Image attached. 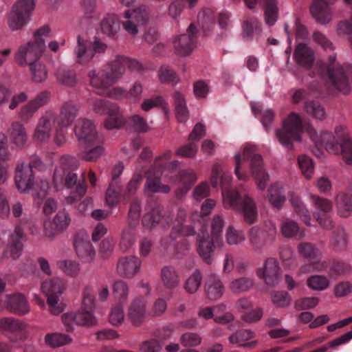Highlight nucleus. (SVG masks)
I'll return each instance as SVG.
<instances>
[{"label":"nucleus","instance_id":"nucleus-64","mask_svg":"<svg viewBox=\"0 0 352 352\" xmlns=\"http://www.w3.org/2000/svg\"><path fill=\"white\" fill-rule=\"evenodd\" d=\"M306 112L316 119L322 120L325 116V111L323 107L316 101L306 102L305 104Z\"/></svg>","mask_w":352,"mask_h":352},{"label":"nucleus","instance_id":"nucleus-48","mask_svg":"<svg viewBox=\"0 0 352 352\" xmlns=\"http://www.w3.org/2000/svg\"><path fill=\"white\" fill-rule=\"evenodd\" d=\"M162 207L157 206L152 208L150 212L146 213L142 219V226L146 229H152L155 227L162 217Z\"/></svg>","mask_w":352,"mask_h":352},{"label":"nucleus","instance_id":"nucleus-35","mask_svg":"<svg viewBox=\"0 0 352 352\" xmlns=\"http://www.w3.org/2000/svg\"><path fill=\"white\" fill-rule=\"evenodd\" d=\"M310 12L316 21L326 24L330 21V0H314L311 5Z\"/></svg>","mask_w":352,"mask_h":352},{"label":"nucleus","instance_id":"nucleus-57","mask_svg":"<svg viewBox=\"0 0 352 352\" xmlns=\"http://www.w3.org/2000/svg\"><path fill=\"white\" fill-rule=\"evenodd\" d=\"M290 201L295 212L306 224L310 225V215L309 214V211L300 198L296 195H292Z\"/></svg>","mask_w":352,"mask_h":352},{"label":"nucleus","instance_id":"nucleus-58","mask_svg":"<svg viewBox=\"0 0 352 352\" xmlns=\"http://www.w3.org/2000/svg\"><path fill=\"white\" fill-rule=\"evenodd\" d=\"M113 293L118 303L125 302L128 298L129 286L127 283L122 280H118L113 285Z\"/></svg>","mask_w":352,"mask_h":352},{"label":"nucleus","instance_id":"nucleus-6","mask_svg":"<svg viewBox=\"0 0 352 352\" xmlns=\"http://www.w3.org/2000/svg\"><path fill=\"white\" fill-rule=\"evenodd\" d=\"M14 217L19 219L16 226L14 233H12L9 239L8 244L6 250L3 252V258H12L13 259L18 258L23 250L22 240L25 237L24 231L26 230H31L32 221L23 212V206L20 201H16L12 204L10 209Z\"/></svg>","mask_w":352,"mask_h":352},{"label":"nucleus","instance_id":"nucleus-55","mask_svg":"<svg viewBox=\"0 0 352 352\" xmlns=\"http://www.w3.org/2000/svg\"><path fill=\"white\" fill-rule=\"evenodd\" d=\"M265 21L272 26L274 25L278 19V8L276 0H267L265 3Z\"/></svg>","mask_w":352,"mask_h":352},{"label":"nucleus","instance_id":"nucleus-46","mask_svg":"<svg viewBox=\"0 0 352 352\" xmlns=\"http://www.w3.org/2000/svg\"><path fill=\"white\" fill-rule=\"evenodd\" d=\"M309 76L312 78L318 76L325 84L330 81V56L327 60H318L315 71L311 72Z\"/></svg>","mask_w":352,"mask_h":352},{"label":"nucleus","instance_id":"nucleus-25","mask_svg":"<svg viewBox=\"0 0 352 352\" xmlns=\"http://www.w3.org/2000/svg\"><path fill=\"white\" fill-rule=\"evenodd\" d=\"M70 217L65 211H59L52 220L44 223V233L47 238L52 239L64 231L69 225Z\"/></svg>","mask_w":352,"mask_h":352},{"label":"nucleus","instance_id":"nucleus-11","mask_svg":"<svg viewBox=\"0 0 352 352\" xmlns=\"http://www.w3.org/2000/svg\"><path fill=\"white\" fill-rule=\"evenodd\" d=\"M88 102L92 107L95 113L108 115V118L104 122V126L107 129L120 128L124 124L125 120L116 104L102 98H91L88 100Z\"/></svg>","mask_w":352,"mask_h":352},{"label":"nucleus","instance_id":"nucleus-14","mask_svg":"<svg viewBox=\"0 0 352 352\" xmlns=\"http://www.w3.org/2000/svg\"><path fill=\"white\" fill-rule=\"evenodd\" d=\"M34 6V0H18L8 17L9 28L13 31L21 29L28 23Z\"/></svg>","mask_w":352,"mask_h":352},{"label":"nucleus","instance_id":"nucleus-50","mask_svg":"<svg viewBox=\"0 0 352 352\" xmlns=\"http://www.w3.org/2000/svg\"><path fill=\"white\" fill-rule=\"evenodd\" d=\"M142 210L141 202L138 198H133L130 204L128 213V226L131 228H135L140 222Z\"/></svg>","mask_w":352,"mask_h":352},{"label":"nucleus","instance_id":"nucleus-10","mask_svg":"<svg viewBox=\"0 0 352 352\" xmlns=\"http://www.w3.org/2000/svg\"><path fill=\"white\" fill-rule=\"evenodd\" d=\"M303 131L301 118L292 113L283 123L282 129L276 130V135L279 142L287 149H293V142H300V133Z\"/></svg>","mask_w":352,"mask_h":352},{"label":"nucleus","instance_id":"nucleus-51","mask_svg":"<svg viewBox=\"0 0 352 352\" xmlns=\"http://www.w3.org/2000/svg\"><path fill=\"white\" fill-rule=\"evenodd\" d=\"M175 106V114L177 120L179 122H184L188 118V111L186 108V100L184 96L176 91L173 96Z\"/></svg>","mask_w":352,"mask_h":352},{"label":"nucleus","instance_id":"nucleus-12","mask_svg":"<svg viewBox=\"0 0 352 352\" xmlns=\"http://www.w3.org/2000/svg\"><path fill=\"white\" fill-rule=\"evenodd\" d=\"M122 67H114L113 63H109L104 69L96 72L92 69L89 72L88 77L90 85L97 91L98 94H104L109 87L120 78Z\"/></svg>","mask_w":352,"mask_h":352},{"label":"nucleus","instance_id":"nucleus-21","mask_svg":"<svg viewBox=\"0 0 352 352\" xmlns=\"http://www.w3.org/2000/svg\"><path fill=\"white\" fill-rule=\"evenodd\" d=\"M62 320L67 331L74 330V324L80 326H93L96 323V320L93 312L80 308L76 312L64 314Z\"/></svg>","mask_w":352,"mask_h":352},{"label":"nucleus","instance_id":"nucleus-42","mask_svg":"<svg viewBox=\"0 0 352 352\" xmlns=\"http://www.w3.org/2000/svg\"><path fill=\"white\" fill-rule=\"evenodd\" d=\"M27 133L22 124L16 122L10 129V139L18 148H22L27 142Z\"/></svg>","mask_w":352,"mask_h":352},{"label":"nucleus","instance_id":"nucleus-23","mask_svg":"<svg viewBox=\"0 0 352 352\" xmlns=\"http://www.w3.org/2000/svg\"><path fill=\"white\" fill-rule=\"evenodd\" d=\"M124 166L122 163L116 164L112 170V178L106 192V201L109 206L116 205L122 192V187L120 176L122 173Z\"/></svg>","mask_w":352,"mask_h":352},{"label":"nucleus","instance_id":"nucleus-39","mask_svg":"<svg viewBox=\"0 0 352 352\" xmlns=\"http://www.w3.org/2000/svg\"><path fill=\"white\" fill-rule=\"evenodd\" d=\"M100 28L104 34L113 38L120 29L118 16L114 14H107L100 22Z\"/></svg>","mask_w":352,"mask_h":352},{"label":"nucleus","instance_id":"nucleus-62","mask_svg":"<svg viewBox=\"0 0 352 352\" xmlns=\"http://www.w3.org/2000/svg\"><path fill=\"white\" fill-rule=\"evenodd\" d=\"M144 174V171L142 170H137L135 171L123 193L125 198L133 195L136 192L143 179Z\"/></svg>","mask_w":352,"mask_h":352},{"label":"nucleus","instance_id":"nucleus-44","mask_svg":"<svg viewBox=\"0 0 352 352\" xmlns=\"http://www.w3.org/2000/svg\"><path fill=\"white\" fill-rule=\"evenodd\" d=\"M197 21L204 33L208 35L214 27L215 16L210 9H204L199 12Z\"/></svg>","mask_w":352,"mask_h":352},{"label":"nucleus","instance_id":"nucleus-3","mask_svg":"<svg viewBox=\"0 0 352 352\" xmlns=\"http://www.w3.org/2000/svg\"><path fill=\"white\" fill-rule=\"evenodd\" d=\"M248 168L250 170L258 188L265 190L269 180V175L263 167L261 155L256 153L254 146H245L242 155L240 153L235 155L234 173L239 179H248L249 175L246 171Z\"/></svg>","mask_w":352,"mask_h":352},{"label":"nucleus","instance_id":"nucleus-40","mask_svg":"<svg viewBox=\"0 0 352 352\" xmlns=\"http://www.w3.org/2000/svg\"><path fill=\"white\" fill-rule=\"evenodd\" d=\"M336 205L339 214L343 217H348L352 212V185L348 193H340L336 198Z\"/></svg>","mask_w":352,"mask_h":352},{"label":"nucleus","instance_id":"nucleus-37","mask_svg":"<svg viewBox=\"0 0 352 352\" xmlns=\"http://www.w3.org/2000/svg\"><path fill=\"white\" fill-rule=\"evenodd\" d=\"M177 238L175 240L170 239L169 236L164 237L162 240V245L167 250L168 252L177 255L178 256L185 254L189 249L190 245L186 239H181L177 241Z\"/></svg>","mask_w":352,"mask_h":352},{"label":"nucleus","instance_id":"nucleus-54","mask_svg":"<svg viewBox=\"0 0 352 352\" xmlns=\"http://www.w3.org/2000/svg\"><path fill=\"white\" fill-rule=\"evenodd\" d=\"M72 340L69 336L58 333H47L45 337V343L52 348H57L67 344Z\"/></svg>","mask_w":352,"mask_h":352},{"label":"nucleus","instance_id":"nucleus-45","mask_svg":"<svg viewBox=\"0 0 352 352\" xmlns=\"http://www.w3.org/2000/svg\"><path fill=\"white\" fill-rule=\"evenodd\" d=\"M281 232L285 237L301 239L303 237V232L300 230L298 224L290 219H286L281 223Z\"/></svg>","mask_w":352,"mask_h":352},{"label":"nucleus","instance_id":"nucleus-34","mask_svg":"<svg viewBox=\"0 0 352 352\" xmlns=\"http://www.w3.org/2000/svg\"><path fill=\"white\" fill-rule=\"evenodd\" d=\"M311 198L317 208V211L314 213L315 217L322 227L327 228L330 225L329 202L316 195H311Z\"/></svg>","mask_w":352,"mask_h":352},{"label":"nucleus","instance_id":"nucleus-36","mask_svg":"<svg viewBox=\"0 0 352 352\" xmlns=\"http://www.w3.org/2000/svg\"><path fill=\"white\" fill-rule=\"evenodd\" d=\"M205 292L210 300H217L223 294L224 287L219 277L213 274L208 276L205 283Z\"/></svg>","mask_w":352,"mask_h":352},{"label":"nucleus","instance_id":"nucleus-47","mask_svg":"<svg viewBox=\"0 0 352 352\" xmlns=\"http://www.w3.org/2000/svg\"><path fill=\"white\" fill-rule=\"evenodd\" d=\"M176 169L170 173L169 180L173 183L180 182L183 185L191 186L197 180L195 173L190 170H182L178 173H175Z\"/></svg>","mask_w":352,"mask_h":352},{"label":"nucleus","instance_id":"nucleus-5","mask_svg":"<svg viewBox=\"0 0 352 352\" xmlns=\"http://www.w3.org/2000/svg\"><path fill=\"white\" fill-rule=\"evenodd\" d=\"M172 152L166 151L162 155L157 157L153 165L146 173V182L145 189L146 192L167 193L170 191V187L161 184V176L167 173H173L179 166L177 160L170 161Z\"/></svg>","mask_w":352,"mask_h":352},{"label":"nucleus","instance_id":"nucleus-49","mask_svg":"<svg viewBox=\"0 0 352 352\" xmlns=\"http://www.w3.org/2000/svg\"><path fill=\"white\" fill-rule=\"evenodd\" d=\"M267 196L271 204L276 208H280L285 200L283 188L278 183H275L270 186Z\"/></svg>","mask_w":352,"mask_h":352},{"label":"nucleus","instance_id":"nucleus-15","mask_svg":"<svg viewBox=\"0 0 352 352\" xmlns=\"http://www.w3.org/2000/svg\"><path fill=\"white\" fill-rule=\"evenodd\" d=\"M107 47V45L99 39L96 38L92 43L78 36L77 45L74 49L76 61L80 65H85L93 59L95 54L104 52Z\"/></svg>","mask_w":352,"mask_h":352},{"label":"nucleus","instance_id":"nucleus-28","mask_svg":"<svg viewBox=\"0 0 352 352\" xmlns=\"http://www.w3.org/2000/svg\"><path fill=\"white\" fill-rule=\"evenodd\" d=\"M280 270L278 261L270 257L265 260L262 268L258 269L257 275L263 278L268 286H274L278 283Z\"/></svg>","mask_w":352,"mask_h":352},{"label":"nucleus","instance_id":"nucleus-38","mask_svg":"<svg viewBox=\"0 0 352 352\" xmlns=\"http://www.w3.org/2000/svg\"><path fill=\"white\" fill-rule=\"evenodd\" d=\"M294 56L300 65L309 68L314 62V51L304 43H298L296 47Z\"/></svg>","mask_w":352,"mask_h":352},{"label":"nucleus","instance_id":"nucleus-31","mask_svg":"<svg viewBox=\"0 0 352 352\" xmlns=\"http://www.w3.org/2000/svg\"><path fill=\"white\" fill-rule=\"evenodd\" d=\"M4 306L9 311L19 316L25 315L30 311L26 298L19 293L8 295L4 301Z\"/></svg>","mask_w":352,"mask_h":352},{"label":"nucleus","instance_id":"nucleus-43","mask_svg":"<svg viewBox=\"0 0 352 352\" xmlns=\"http://www.w3.org/2000/svg\"><path fill=\"white\" fill-rule=\"evenodd\" d=\"M55 76L58 83L67 87H73L78 82L75 70L67 67L57 69Z\"/></svg>","mask_w":352,"mask_h":352},{"label":"nucleus","instance_id":"nucleus-7","mask_svg":"<svg viewBox=\"0 0 352 352\" xmlns=\"http://www.w3.org/2000/svg\"><path fill=\"white\" fill-rule=\"evenodd\" d=\"M15 185L21 193H27L32 190V196L36 204H41L47 195L49 188L46 180L35 182L33 170L25 163L16 166L14 177Z\"/></svg>","mask_w":352,"mask_h":352},{"label":"nucleus","instance_id":"nucleus-9","mask_svg":"<svg viewBox=\"0 0 352 352\" xmlns=\"http://www.w3.org/2000/svg\"><path fill=\"white\" fill-rule=\"evenodd\" d=\"M223 227V221L221 216L216 215L214 217L212 222V240L205 238V234L203 236L198 234L197 236V251L203 259L207 264H211L213 261L214 256V243L219 244L222 242L221 234Z\"/></svg>","mask_w":352,"mask_h":352},{"label":"nucleus","instance_id":"nucleus-13","mask_svg":"<svg viewBox=\"0 0 352 352\" xmlns=\"http://www.w3.org/2000/svg\"><path fill=\"white\" fill-rule=\"evenodd\" d=\"M66 288V283L60 278H53L43 282L41 291L47 296L50 311L53 315H58L63 311V307L58 304L59 297Z\"/></svg>","mask_w":352,"mask_h":352},{"label":"nucleus","instance_id":"nucleus-8","mask_svg":"<svg viewBox=\"0 0 352 352\" xmlns=\"http://www.w3.org/2000/svg\"><path fill=\"white\" fill-rule=\"evenodd\" d=\"M50 32V29L47 25L37 30L34 34V41H29L19 48L14 56L16 62L24 66L38 61L45 48L43 37L47 36Z\"/></svg>","mask_w":352,"mask_h":352},{"label":"nucleus","instance_id":"nucleus-30","mask_svg":"<svg viewBox=\"0 0 352 352\" xmlns=\"http://www.w3.org/2000/svg\"><path fill=\"white\" fill-rule=\"evenodd\" d=\"M331 92L333 89L346 94L352 90V81L349 82L342 67L334 65L331 68Z\"/></svg>","mask_w":352,"mask_h":352},{"label":"nucleus","instance_id":"nucleus-22","mask_svg":"<svg viewBox=\"0 0 352 352\" xmlns=\"http://www.w3.org/2000/svg\"><path fill=\"white\" fill-rule=\"evenodd\" d=\"M56 113L47 111L38 120L36 126L34 138L39 142H45L50 139L53 129L57 126Z\"/></svg>","mask_w":352,"mask_h":352},{"label":"nucleus","instance_id":"nucleus-61","mask_svg":"<svg viewBox=\"0 0 352 352\" xmlns=\"http://www.w3.org/2000/svg\"><path fill=\"white\" fill-rule=\"evenodd\" d=\"M202 282V275L199 270H195L184 283L185 290L190 294L195 293Z\"/></svg>","mask_w":352,"mask_h":352},{"label":"nucleus","instance_id":"nucleus-52","mask_svg":"<svg viewBox=\"0 0 352 352\" xmlns=\"http://www.w3.org/2000/svg\"><path fill=\"white\" fill-rule=\"evenodd\" d=\"M114 67L119 69L122 67L123 70L121 72L120 77L125 71L126 67H129L131 71H140L142 69V65L136 60L129 59L124 56H116L115 60L112 61Z\"/></svg>","mask_w":352,"mask_h":352},{"label":"nucleus","instance_id":"nucleus-2","mask_svg":"<svg viewBox=\"0 0 352 352\" xmlns=\"http://www.w3.org/2000/svg\"><path fill=\"white\" fill-rule=\"evenodd\" d=\"M78 166L79 163L76 157L64 155L60 157L59 166L55 168L53 175L54 185L57 190L63 187L73 189L67 198V201L71 204L80 199L87 190L84 176L79 179L76 173Z\"/></svg>","mask_w":352,"mask_h":352},{"label":"nucleus","instance_id":"nucleus-41","mask_svg":"<svg viewBox=\"0 0 352 352\" xmlns=\"http://www.w3.org/2000/svg\"><path fill=\"white\" fill-rule=\"evenodd\" d=\"M161 280L165 288L173 289L179 283V272L172 266H165L161 270Z\"/></svg>","mask_w":352,"mask_h":352},{"label":"nucleus","instance_id":"nucleus-32","mask_svg":"<svg viewBox=\"0 0 352 352\" xmlns=\"http://www.w3.org/2000/svg\"><path fill=\"white\" fill-rule=\"evenodd\" d=\"M186 212L184 209L179 208L177 212L176 223L173 226L170 232V239L175 240L179 236H189L195 234V228L184 223Z\"/></svg>","mask_w":352,"mask_h":352},{"label":"nucleus","instance_id":"nucleus-29","mask_svg":"<svg viewBox=\"0 0 352 352\" xmlns=\"http://www.w3.org/2000/svg\"><path fill=\"white\" fill-rule=\"evenodd\" d=\"M80 107L72 100L63 102L59 109V113L56 114L58 126H70L78 116Z\"/></svg>","mask_w":352,"mask_h":352},{"label":"nucleus","instance_id":"nucleus-19","mask_svg":"<svg viewBox=\"0 0 352 352\" xmlns=\"http://www.w3.org/2000/svg\"><path fill=\"white\" fill-rule=\"evenodd\" d=\"M126 21L122 22L124 29L131 35L135 36L138 32V26L144 25L149 19L148 9L146 6H140L132 10L124 12Z\"/></svg>","mask_w":352,"mask_h":352},{"label":"nucleus","instance_id":"nucleus-63","mask_svg":"<svg viewBox=\"0 0 352 352\" xmlns=\"http://www.w3.org/2000/svg\"><path fill=\"white\" fill-rule=\"evenodd\" d=\"M252 279L242 277L232 280L230 288L234 293H240L249 290L253 286Z\"/></svg>","mask_w":352,"mask_h":352},{"label":"nucleus","instance_id":"nucleus-53","mask_svg":"<svg viewBox=\"0 0 352 352\" xmlns=\"http://www.w3.org/2000/svg\"><path fill=\"white\" fill-rule=\"evenodd\" d=\"M80 6L85 19L97 21L100 18V12L97 9V0H81Z\"/></svg>","mask_w":352,"mask_h":352},{"label":"nucleus","instance_id":"nucleus-20","mask_svg":"<svg viewBox=\"0 0 352 352\" xmlns=\"http://www.w3.org/2000/svg\"><path fill=\"white\" fill-rule=\"evenodd\" d=\"M198 30L197 27L191 23L186 34L178 36L174 41V47L179 56L189 55L196 46Z\"/></svg>","mask_w":352,"mask_h":352},{"label":"nucleus","instance_id":"nucleus-60","mask_svg":"<svg viewBox=\"0 0 352 352\" xmlns=\"http://www.w3.org/2000/svg\"><path fill=\"white\" fill-rule=\"evenodd\" d=\"M306 131L309 134L312 140L319 146H324L327 150L329 144L330 142V135L327 131L322 132L320 136L316 129L311 126L308 124L306 126Z\"/></svg>","mask_w":352,"mask_h":352},{"label":"nucleus","instance_id":"nucleus-27","mask_svg":"<svg viewBox=\"0 0 352 352\" xmlns=\"http://www.w3.org/2000/svg\"><path fill=\"white\" fill-rule=\"evenodd\" d=\"M141 265V260L135 256H122L117 263V274L124 278H133L140 271Z\"/></svg>","mask_w":352,"mask_h":352},{"label":"nucleus","instance_id":"nucleus-1","mask_svg":"<svg viewBox=\"0 0 352 352\" xmlns=\"http://www.w3.org/2000/svg\"><path fill=\"white\" fill-rule=\"evenodd\" d=\"M219 178L224 207L242 214L246 223L249 224L254 223L258 213L254 200L247 195H241L237 190L228 189L232 176L228 173H222L221 166L214 164L210 177V182L214 188L218 186Z\"/></svg>","mask_w":352,"mask_h":352},{"label":"nucleus","instance_id":"nucleus-26","mask_svg":"<svg viewBox=\"0 0 352 352\" xmlns=\"http://www.w3.org/2000/svg\"><path fill=\"white\" fill-rule=\"evenodd\" d=\"M74 245L77 256L83 262L89 263L94 260L96 252L87 233L78 232L74 237Z\"/></svg>","mask_w":352,"mask_h":352},{"label":"nucleus","instance_id":"nucleus-56","mask_svg":"<svg viewBox=\"0 0 352 352\" xmlns=\"http://www.w3.org/2000/svg\"><path fill=\"white\" fill-rule=\"evenodd\" d=\"M57 267L67 276L76 277L80 273V264L72 260H60L57 261Z\"/></svg>","mask_w":352,"mask_h":352},{"label":"nucleus","instance_id":"nucleus-16","mask_svg":"<svg viewBox=\"0 0 352 352\" xmlns=\"http://www.w3.org/2000/svg\"><path fill=\"white\" fill-rule=\"evenodd\" d=\"M300 254L309 261V263L301 267V272L321 271L325 269L327 264L320 261V251L311 243H301L298 246Z\"/></svg>","mask_w":352,"mask_h":352},{"label":"nucleus","instance_id":"nucleus-24","mask_svg":"<svg viewBox=\"0 0 352 352\" xmlns=\"http://www.w3.org/2000/svg\"><path fill=\"white\" fill-rule=\"evenodd\" d=\"M26 328V323L19 319L11 317H5L0 319L1 331L10 334L9 339L12 342L17 340L25 339Z\"/></svg>","mask_w":352,"mask_h":352},{"label":"nucleus","instance_id":"nucleus-33","mask_svg":"<svg viewBox=\"0 0 352 352\" xmlns=\"http://www.w3.org/2000/svg\"><path fill=\"white\" fill-rule=\"evenodd\" d=\"M146 316V301L142 297L134 299L128 309V318L133 325H140Z\"/></svg>","mask_w":352,"mask_h":352},{"label":"nucleus","instance_id":"nucleus-4","mask_svg":"<svg viewBox=\"0 0 352 352\" xmlns=\"http://www.w3.org/2000/svg\"><path fill=\"white\" fill-rule=\"evenodd\" d=\"M74 133L81 149L79 157L88 162L98 160L102 154L103 138L100 135L94 123L89 119H78L74 126Z\"/></svg>","mask_w":352,"mask_h":352},{"label":"nucleus","instance_id":"nucleus-59","mask_svg":"<svg viewBox=\"0 0 352 352\" xmlns=\"http://www.w3.org/2000/svg\"><path fill=\"white\" fill-rule=\"evenodd\" d=\"M29 66L32 79L34 82H41L46 79L47 72L45 65L38 60L29 65Z\"/></svg>","mask_w":352,"mask_h":352},{"label":"nucleus","instance_id":"nucleus-18","mask_svg":"<svg viewBox=\"0 0 352 352\" xmlns=\"http://www.w3.org/2000/svg\"><path fill=\"white\" fill-rule=\"evenodd\" d=\"M335 133L338 142L331 144V153L341 155L344 162L352 166V138L347 129L342 126L336 127Z\"/></svg>","mask_w":352,"mask_h":352},{"label":"nucleus","instance_id":"nucleus-17","mask_svg":"<svg viewBox=\"0 0 352 352\" xmlns=\"http://www.w3.org/2000/svg\"><path fill=\"white\" fill-rule=\"evenodd\" d=\"M276 235V228L272 223L265 224V228L252 227L249 231V242L255 251H261L265 246L272 243Z\"/></svg>","mask_w":352,"mask_h":352}]
</instances>
